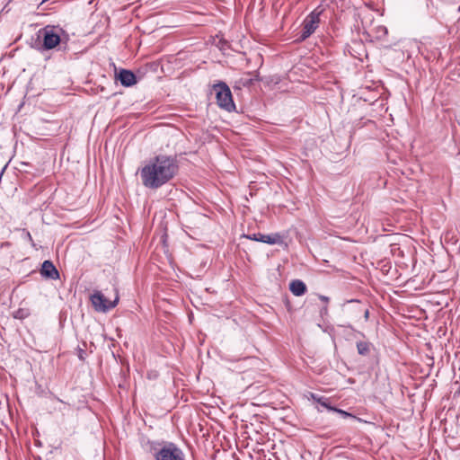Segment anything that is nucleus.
Wrapping results in <instances>:
<instances>
[{
	"instance_id": "f257e3e1",
	"label": "nucleus",
	"mask_w": 460,
	"mask_h": 460,
	"mask_svg": "<svg viewBox=\"0 0 460 460\" xmlns=\"http://www.w3.org/2000/svg\"><path fill=\"white\" fill-rule=\"evenodd\" d=\"M177 172L176 159L172 156L160 155L142 167L140 177L145 187L156 190L170 181Z\"/></svg>"
},
{
	"instance_id": "f03ea898",
	"label": "nucleus",
	"mask_w": 460,
	"mask_h": 460,
	"mask_svg": "<svg viewBox=\"0 0 460 460\" xmlns=\"http://www.w3.org/2000/svg\"><path fill=\"white\" fill-rule=\"evenodd\" d=\"M155 460H185L183 451L172 442H163L154 447Z\"/></svg>"
},
{
	"instance_id": "7ed1b4c3",
	"label": "nucleus",
	"mask_w": 460,
	"mask_h": 460,
	"mask_svg": "<svg viewBox=\"0 0 460 460\" xmlns=\"http://www.w3.org/2000/svg\"><path fill=\"white\" fill-rule=\"evenodd\" d=\"M213 90L216 93L217 103L221 109L226 111L235 110L231 90L226 83L220 82L214 84Z\"/></svg>"
},
{
	"instance_id": "20e7f679",
	"label": "nucleus",
	"mask_w": 460,
	"mask_h": 460,
	"mask_svg": "<svg viewBox=\"0 0 460 460\" xmlns=\"http://www.w3.org/2000/svg\"><path fill=\"white\" fill-rule=\"evenodd\" d=\"M119 300L118 290L115 289L113 300L108 299L101 291L95 290L90 296V301L95 311L107 313L114 308Z\"/></svg>"
},
{
	"instance_id": "39448f33",
	"label": "nucleus",
	"mask_w": 460,
	"mask_h": 460,
	"mask_svg": "<svg viewBox=\"0 0 460 460\" xmlns=\"http://www.w3.org/2000/svg\"><path fill=\"white\" fill-rule=\"evenodd\" d=\"M61 32L63 30L58 26L47 25L40 33L43 38V49H52L62 42Z\"/></svg>"
},
{
	"instance_id": "423d86ee",
	"label": "nucleus",
	"mask_w": 460,
	"mask_h": 460,
	"mask_svg": "<svg viewBox=\"0 0 460 460\" xmlns=\"http://www.w3.org/2000/svg\"><path fill=\"white\" fill-rule=\"evenodd\" d=\"M321 11L317 9L310 13L304 20L302 23V31L299 37L300 40H305L310 37L315 30L318 28L320 23Z\"/></svg>"
},
{
	"instance_id": "0eeeda50",
	"label": "nucleus",
	"mask_w": 460,
	"mask_h": 460,
	"mask_svg": "<svg viewBox=\"0 0 460 460\" xmlns=\"http://www.w3.org/2000/svg\"><path fill=\"white\" fill-rule=\"evenodd\" d=\"M245 238L268 243V244H281L284 242L283 236L279 233H273L270 234H264L261 233L244 234Z\"/></svg>"
},
{
	"instance_id": "6e6552de",
	"label": "nucleus",
	"mask_w": 460,
	"mask_h": 460,
	"mask_svg": "<svg viewBox=\"0 0 460 460\" xmlns=\"http://www.w3.org/2000/svg\"><path fill=\"white\" fill-rule=\"evenodd\" d=\"M40 274L50 279H59V272L50 261H45L40 269Z\"/></svg>"
},
{
	"instance_id": "1a4fd4ad",
	"label": "nucleus",
	"mask_w": 460,
	"mask_h": 460,
	"mask_svg": "<svg viewBox=\"0 0 460 460\" xmlns=\"http://www.w3.org/2000/svg\"><path fill=\"white\" fill-rule=\"evenodd\" d=\"M118 79L119 80L120 84L125 87H130L137 84V77L136 75L127 69H121L118 75Z\"/></svg>"
},
{
	"instance_id": "9d476101",
	"label": "nucleus",
	"mask_w": 460,
	"mask_h": 460,
	"mask_svg": "<svg viewBox=\"0 0 460 460\" xmlns=\"http://www.w3.org/2000/svg\"><path fill=\"white\" fill-rule=\"evenodd\" d=\"M289 289L293 295L300 296L305 293L306 286L302 280L295 279L291 281Z\"/></svg>"
},
{
	"instance_id": "9b49d317",
	"label": "nucleus",
	"mask_w": 460,
	"mask_h": 460,
	"mask_svg": "<svg viewBox=\"0 0 460 460\" xmlns=\"http://www.w3.org/2000/svg\"><path fill=\"white\" fill-rule=\"evenodd\" d=\"M349 303H357V305L351 309V313L355 314V318H357L358 314L363 313L365 321L368 320L369 310L367 308H364L358 300H350Z\"/></svg>"
},
{
	"instance_id": "f8f14e48",
	"label": "nucleus",
	"mask_w": 460,
	"mask_h": 460,
	"mask_svg": "<svg viewBox=\"0 0 460 460\" xmlns=\"http://www.w3.org/2000/svg\"><path fill=\"white\" fill-rule=\"evenodd\" d=\"M371 343L368 341H360L357 342L358 353L362 356H367L370 353Z\"/></svg>"
},
{
	"instance_id": "ddd939ff",
	"label": "nucleus",
	"mask_w": 460,
	"mask_h": 460,
	"mask_svg": "<svg viewBox=\"0 0 460 460\" xmlns=\"http://www.w3.org/2000/svg\"><path fill=\"white\" fill-rule=\"evenodd\" d=\"M374 31H375V38L377 40H383L388 34V30L384 25H378V26L375 27Z\"/></svg>"
},
{
	"instance_id": "4468645a",
	"label": "nucleus",
	"mask_w": 460,
	"mask_h": 460,
	"mask_svg": "<svg viewBox=\"0 0 460 460\" xmlns=\"http://www.w3.org/2000/svg\"><path fill=\"white\" fill-rule=\"evenodd\" d=\"M312 397L314 398V400H315L319 404H321L322 406L325 407L326 409L330 410V411H333L335 409V407H332L329 404L328 402V399L327 398H324V397H316L315 395H312Z\"/></svg>"
},
{
	"instance_id": "2eb2a0df",
	"label": "nucleus",
	"mask_w": 460,
	"mask_h": 460,
	"mask_svg": "<svg viewBox=\"0 0 460 460\" xmlns=\"http://www.w3.org/2000/svg\"><path fill=\"white\" fill-rule=\"evenodd\" d=\"M13 316L17 319H25L29 316V312L26 309L21 308L14 312Z\"/></svg>"
},
{
	"instance_id": "dca6fc26",
	"label": "nucleus",
	"mask_w": 460,
	"mask_h": 460,
	"mask_svg": "<svg viewBox=\"0 0 460 460\" xmlns=\"http://www.w3.org/2000/svg\"><path fill=\"white\" fill-rule=\"evenodd\" d=\"M333 411L338 412V413H339V414H341L343 418L352 417V415H351L350 413H349V412H347V411H343V410H341V409H337V408H335V409L333 410Z\"/></svg>"
},
{
	"instance_id": "f3484780",
	"label": "nucleus",
	"mask_w": 460,
	"mask_h": 460,
	"mask_svg": "<svg viewBox=\"0 0 460 460\" xmlns=\"http://www.w3.org/2000/svg\"><path fill=\"white\" fill-rule=\"evenodd\" d=\"M319 299L323 302H324L325 304H328L329 301H330V298L326 296H323V295H320L319 296Z\"/></svg>"
},
{
	"instance_id": "a211bd4d",
	"label": "nucleus",
	"mask_w": 460,
	"mask_h": 460,
	"mask_svg": "<svg viewBox=\"0 0 460 460\" xmlns=\"http://www.w3.org/2000/svg\"><path fill=\"white\" fill-rule=\"evenodd\" d=\"M26 238L27 240L31 243L32 246H34L33 239L30 234V232H26Z\"/></svg>"
},
{
	"instance_id": "6ab92c4d",
	"label": "nucleus",
	"mask_w": 460,
	"mask_h": 460,
	"mask_svg": "<svg viewBox=\"0 0 460 460\" xmlns=\"http://www.w3.org/2000/svg\"><path fill=\"white\" fill-rule=\"evenodd\" d=\"M327 312H328V308H327L326 305L321 309V314L322 315L326 314Z\"/></svg>"
},
{
	"instance_id": "aec40b11",
	"label": "nucleus",
	"mask_w": 460,
	"mask_h": 460,
	"mask_svg": "<svg viewBox=\"0 0 460 460\" xmlns=\"http://www.w3.org/2000/svg\"><path fill=\"white\" fill-rule=\"evenodd\" d=\"M57 400H58L59 402L64 403V402H63L62 400H60L59 398H57Z\"/></svg>"
}]
</instances>
